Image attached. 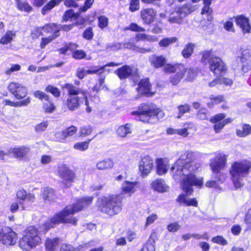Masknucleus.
I'll use <instances>...</instances> for the list:
<instances>
[{
	"label": "nucleus",
	"instance_id": "nucleus-18",
	"mask_svg": "<svg viewBox=\"0 0 251 251\" xmlns=\"http://www.w3.org/2000/svg\"><path fill=\"white\" fill-rule=\"evenodd\" d=\"M140 16L144 24L150 25L154 22L156 12L153 8L143 9L140 11Z\"/></svg>",
	"mask_w": 251,
	"mask_h": 251
},
{
	"label": "nucleus",
	"instance_id": "nucleus-61",
	"mask_svg": "<svg viewBox=\"0 0 251 251\" xmlns=\"http://www.w3.org/2000/svg\"><path fill=\"white\" fill-rule=\"evenodd\" d=\"M77 128L75 126H71L64 130L66 138L72 136L76 133Z\"/></svg>",
	"mask_w": 251,
	"mask_h": 251
},
{
	"label": "nucleus",
	"instance_id": "nucleus-55",
	"mask_svg": "<svg viewBox=\"0 0 251 251\" xmlns=\"http://www.w3.org/2000/svg\"><path fill=\"white\" fill-rule=\"evenodd\" d=\"M122 43L115 42L109 45L107 49L111 51H117L123 49Z\"/></svg>",
	"mask_w": 251,
	"mask_h": 251
},
{
	"label": "nucleus",
	"instance_id": "nucleus-22",
	"mask_svg": "<svg viewBox=\"0 0 251 251\" xmlns=\"http://www.w3.org/2000/svg\"><path fill=\"white\" fill-rule=\"evenodd\" d=\"M138 93L140 95H148L151 93V85L148 78L141 79L137 88Z\"/></svg>",
	"mask_w": 251,
	"mask_h": 251
},
{
	"label": "nucleus",
	"instance_id": "nucleus-62",
	"mask_svg": "<svg viewBox=\"0 0 251 251\" xmlns=\"http://www.w3.org/2000/svg\"><path fill=\"white\" fill-rule=\"evenodd\" d=\"M33 95L35 98H38L41 100H44V101H45L46 100H48V98H49V96L44 92L39 90L35 91L33 93Z\"/></svg>",
	"mask_w": 251,
	"mask_h": 251
},
{
	"label": "nucleus",
	"instance_id": "nucleus-11",
	"mask_svg": "<svg viewBox=\"0 0 251 251\" xmlns=\"http://www.w3.org/2000/svg\"><path fill=\"white\" fill-rule=\"evenodd\" d=\"M17 239V234L11 228L5 226L0 232V240L3 244L11 246L15 244Z\"/></svg>",
	"mask_w": 251,
	"mask_h": 251
},
{
	"label": "nucleus",
	"instance_id": "nucleus-57",
	"mask_svg": "<svg viewBox=\"0 0 251 251\" xmlns=\"http://www.w3.org/2000/svg\"><path fill=\"white\" fill-rule=\"evenodd\" d=\"M21 67L20 65L18 64H12L11 65L10 68H8L6 69L5 71V74L6 75H10L12 73L17 72L20 70Z\"/></svg>",
	"mask_w": 251,
	"mask_h": 251
},
{
	"label": "nucleus",
	"instance_id": "nucleus-9",
	"mask_svg": "<svg viewBox=\"0 0 251 251\" xmlns=\"http://www.w3.org/2000/svg\"><path fill=\"white\" fill-rule=\"evenodd\" d=\"M236 62L239 65L235 70H241L243 74L248 73L251 70V50H244L241 56L236 58Z\"/></svg>",
	"mask_w": 251,
	"mask_h": 251
},
{
	"label": "nucleus",
	"instance_id": "nucleus-64",
	"mask_svg": "<svg viewBox=\"0 0 251 251\" xmlns=\"http://www.w3.org/2000/svg\"><path fill=\"white\" fill-rule=\"evenodd\" d=\"M141 251H155V247L153 243L148 242L143 246Z\"/></svg>",
	"mask_w": 251,
	"mask_h": 251
},
{
	"label": "nucleus",
	"instance_id": "nucleus-40",
	"mask_svg": "<svg viewBox=\"0 0 251 251\" xmlns=\"http://www.w3.org/2000/svg\"><path fill=\"white\" fill-rule=\"evenodd\" d=\"M91 141V139H89L86 141L77 142L74 144L73 148L74 149L81 151H85L88 149Z\"/></svg>",
	"mask_w": 251,
	"mask_h": 251
},
{
	"label": "nucleus",
	"instance_id": "nucleus-48",
	"mask_svg": "<svg viewBox=\"0 0 251 251\" xmlns=\"http://www.w3.org/2000/svg\"><path fill=\"white\" fill-rule=\"evenodd\" d=\"M59 36V34H52L50 36L47 38H42L40 43V47L44 49L46 46L50 43L52 40Z\"/></svg>",
	"mask_w": 251,
	"mask_h": 251
},
{
	"label": "nucleus",
	"instance_id": "nucleus-33",
	"mask_svg": "<svg viewBox=\"0 0 251 251\" xmlns=\"http://www.w3.org/2000/svg\"><path fill=\"white\" fill-rule=\"evenodd\" d=\"M59 238L48 239L45 242V247L47 251H54L58 246Z\"/></svg>",
	"mask_w": 251,
	"mask_h": 251
},
{
	"label": "nucleus",
	"instance_id": "nucleus-54",
	"mask_svg": "<svg viewBox=\"0 0 251 251\" xmlns=\"http://www.w3.org/2000/svg\"><path fill=\"white\" fill-rule=\"evenodd\" d=\"M126 29L134 32H143L145 31V29L144 27L139 26L135 23L130 24Z\"/></svg>",
	"mask_w": 251,
	"mask_h": 251
},
{
	"label": "nucleus",
	"instance_id": "nucleus-21",
	"mask_svg": "<svg viewBox=\"0 0 251 251\" xmlns=\"http://www.w3.org/2000/svg\"><path fill=\"white\" fill-rule=\"evenodd\" d=\"M138 187L137 181H124L121 186L122 191L123 193L131 196L134 193Z\"/></svg>",
	"mask_w": 251,
	"mask_h": 251
},
{
	"label": "nucleus",
	"instance_id": "nucleus-13",
	"mask_svg": "<svg viewBox=\"0 0 251 251\" xmlns=\"http://www.w3.org/2000/svg\"><path fill=\"white\" fill-rule=\"evenodd\" d=\"M209 68L215 75H221L226 70V67L223 61L218 57H213L209 61Z\"/></svg>",
	"mask_w": 251,
	"mask_h": 251
},
{
	"label": "nucleus",
	"instance_id": "nucleus-10",
	"mask_svg": "<svg viewBox=\"0 0 251 251\" xmlns=\"http://www.w3.org/2000/svg\"><path fill=\"white\" fill-rule=\"evenodd\" d=\"M58 174L61 182L66 188L70 187L75 178L74 172L66 165H60L58 167Z\"/></svg>",
	"mask_w": 251,
	"mask_h": 251
},
{
	"label": "nucleus",
	"instance_id": "nucleus-34",
	"mask_svg": "<svg viewBox=\"0 0 251 251\" xmlns=\"http://www.w3.org/2000/svg\"><path fill=\"white\" fill-rule=\"evenodd\" d=\"M130 133H131V125L129 124L119 126L117 130V133L121 137H125Z\"/></svg>",
	"mask_w": 251,
	"mask_h": 251
},
{
	"label": "nucleus",
	"instance_id": "nucleus-39",
	"mask_svg": "<svg viewBox=\"0 0 251 251\" xmlns=\"http://www.w3.org/2000/svg\"><path fill=\"white\" fill-rule=\"evenodd\" d=\"M209 99L211 101L207 103L209 108L212 107L215 104H219L225 100L224 97L223 95L215 96L212 95L210 96Z\"/></svg>",
	"mask_w": 251,
	"mask_h": 251
},
{
	"label": "nucleus",
	"instance_id": "nucleus-25",
	"mask_svg": "<svg viewBox=\"0 0 251 251\" xmlns=\"http://www.w3.org/2000/svg\"><path fill=\"white\" fill-rule=\"evenodd\" d=\"M90 246V242L82 244L78 247L74 248L71 245L63 244L60 248V251H82Z\"/></svg>",
	"mask_w": 251,
	"mask_h": 251
},
{
	"label": "nucleus",
	"instance_id": "nucleus-35",
	"mask_svg": "<svg viewBox=\"0 0 251 251\" xmlns=\"http://www.w3.org/2000/svg\"><path fill=\"white\" fill-rule=\"evenodd\" d=\"M15 36V32L8 30L5 35L0 39V44L6 45L10 43Z\"/></svg>",
	"mask_w": 251,
	"mask_h": 251
},
{
	"label": "nucleus",
	"instance_id": "nucleus-53",
	"mask_svg": "<svg viewBox=\"0 0 251 251\" xmlns=\"http://www.w3.org/2000/svg\"><path fill=\"white\" fill-rule=\"evenodd\" d=\"M214 177L216 179L211 180L206 182L205 184V186L206 187L218 188L219 187V183L223 182L219 181L218 176L216 177V174H215Z\"/></svg>",
	"mask_w": 251,
	"mask_h": 251
},
{
	"label": "nucleus",
	"instance_id": "nucleus-60",
	"mask_svg": "<svg viewBox=\"0 0 251 251\" xmlns=\"http://www.w3.org/2000/svg\"><path fill=\"white\" fill-rule=\"evenodd\" d=\"M99 27L103 29L106 27L108 24V19L107 17L104 16H101L99 18Z\"/></svg>",
	"mask_w": 251,
	"mask_h": 251
},
{
	"label": "nucleus",
	"instance_id": "nucleus-56",
	"mask_svg": "<svg viewBox=\"0 0 251 251\" xmlns=\"http://www.w3.org/2000/svg\"><path fill=\"white\" fill-rule=\"evenodd\" d=\"M78 17V14H75L74 13V11L72 9H70L67 11H66L63 17V19L64 21H68L71 18L74 17L75 18H76Z\"/></svg>",
	"mask_w": 251,
	"mask_h": 251
},
{
	"label": "nucleus",
	"instance_id": "nucleus-31",
	"mask_svg": "<svg viewBox=\"0 0 251 251\" xmlns=\"http://www.w3.org/2000/svg\"><path fill=\"white\" fill-rule=\"evenodd\" d=\"M113 161L110 159L100 161L96 164V168L99 170H104L112 169L114 166Z\"/></svg>",
	"mask_w": 251,
	"mask_h": 251
},
{
	"label": "nucleus",
	"instance_id": "nucleus-28",
	"mask_svg": "<svg viewBox=\"0 0 251 251\" xmlns=\"http://www.w3.org/2000/svg\"><path fill=\"white\" fill-rule=\"evenodd\" d=\"M153 189L159 192H167L169 190L168 186L166 184L164 180L158 179L155 180L152 183Z\"/></svg>",
	"mask_w": 251,
	"mask_h": 251
},
{
	"label": "nucleus",
	"instance_id": "nucleus-51",
	"mask_svg": "<svg viewBox=\"0 0 251 251\" xmlns=\"http://www.w3.org/2000/svg\"><path fill=\"white\" fill-rule=\"evenodd\" d=\"M201 61L205 64H207L208 62L209 63L211 58L214 57L212 55L211 51H204L201 53Z\"/></svg>",
	"mask_w": 251,
	"mask_h": 251
},
{
	"label": "nucleus",
	"instance_id": "nucleus-20",
	"mask_svg": "<svg viewBox=\"0 0 251 251\" xmlns=\"http://www.w3.org/2000/svg\"><path fill=\"white\" fill-rule=\"evenodd\" d=\"M226 115L225 114L220 113L214 116L210 119V122L214 124L213 128L216 133H219L225 126L222 122V120L224 119Z\"/></svg>",
	"mask_w": 251,
	"mask_h": 251
},
{
	"label": "nucleus",
	"instance_id": "nucleus-4",
	"mask_svg": "<svg viewBox=\"0 0 251 251\" xmlns=\"http://www.w3.org/2000/svg\"><path fill=\"white\" fill-rule=\"evenodd\" d=\"M122 199L118 195L102 196L97 201L99 209L110 216L119 213L122 210Z\"/></svg>",
	"mask_w": 251,
	"mask_h": 251
},
{
	"label": "nucleus",
	"instance_id": "nucleus-49",
	"mask_svg": "<svg viewBox=\"0 0 251 251\" xmlns=\"http://www.w3.org/2000/svg\"><path fill=\"white\" fill-rule=\"evenodd\" d=\"M177 108L178 109V114L176 118L180 119L183 114L190 111V106L189 105L185 104L178 106Z\"/></svg>",
	"mask_w": 251,
	"mask_h": 251
},
{
	"label": "nucleus",
	"instance_id": "nucleus-45",
	"mask_svg": "<svg viewBox=\"0 0 251 251\" xmlns=\"http://www.w3.org/2000/svg\"><path fill=\"white\" fill-rule=\"evenodd\" d=\"M180 66H183L180 64H167L164 67V70L166 73L177 72L179 71Z\"/></svg>",
	"mask_w": 251,
	"mask_h": 251
},
{
	"label": "nucleus",
	"instance_id": "nucleus-50",
	"mask_svg": "<svg viewBox=\"0 0 251 251\" xmlns=\"http://www.w3.org/2000/svg\"><path fill=\"white\" fill-rule=\"evenodd\" d=\"M209 115L207 109L205 108H201L198 111L197 114V118L200 120H208Z\"/></svg>",
	"mask_w": 251,
	"mask_h": 251
},
{
	"label": "nucleus",
	"instance_id": "nucleus-47",
	"mask_svg": "<svg viewBox=\"0 0 251 251\" xmlns=\"http://www.w3.org/2000/svg\"><path fill=\"white\" fill-rule=\"evenodd\" d=\"M18 8L21 11L29 12L32 10V7L25 2H22L20 0H15Z\"/></svg>",
	"mask_w": 251,
	"mask_h": 251
},
{
	"label": "nucleus",
	"instance_id": "nucleus-43",
	"mask_svg": "<svg viewBox=\"0 0 251 251\" xmlns=\"http://www.w3.org/2000/svg\"><path fill=\"white\" fill-rule=\"evenodd\" d=\"M177 41V38L175 37L170 38H165L160 40L159 42V45L161 47H168L170 45L176 43Z\"/></svg>",
	"mask_w": 251,
	"mask_h": 251
},
{
	"label": "nucleus",
	"instance_id": "nucleus-1",
	"mask_svg": "<svg viewBox=\"0 0 251 251\" xmlns=\"http://www.w3.org/2000/svg\"><path fill=\"white\" fill-rule=\"evenodd\" d=\"M195 153L190 151H185L171 167L173 177L176 180H181L183 191L189 196L193 192V186L201 187L202 178H197L195 172L200 167L199 163L195 161Z\"/></svg>",
	"mask_w": 251,
	"mask_h": 251
},
{
	"label": "nucleus",
	"instance_id": "nucleus-46",
	"mask_svg": "<svg viewBox=\"0 0 251 251\" xmlns=\"http://www.w3.org/2000/svg\"><path fill=\"white\" fill-rule=\"evenodd\" d=\"M193 126L192 123H187L183 125V128L178 129L177 134L181 135L183 137H186L188 135L189 132L188 129Z\"/></svg>",
	"mask_w": 251,
	"mask_h": 251
},
{
	"label": "nucleus",
	"instance_id": "nucleus-32",
	"mask_svg": "<svg viewBox=\"0 0 251 251\" xmlns=\"http://www.w3.org/2000/svg\"><path fill=\"white\" fill-rule=\"evenodd\" d=\"M197 8V5H193L191 4H186L184 6L177 7L176 9L180 12L183 18L187 15L190 14Z\"/></svg>",
	"mask_w": 251,
	"mask_h": 251
},
{
	"label": "nucleus",
	"instance_id": "nucleus-23",
	"mask_svg": "<svg viewBox=\"0 0 251 251\" xmlns=\"http://www.w3.org/2000/svg\"><path fill=\"white\" fill-rule=\"evenodd\" d=\"M149 60L151 65L155 68L162 67L167 62V59L163 55H152Z\"/></svg>",
	"mask_w": 251,
	"mask_h": 251
},
{
	"label": "nucleus",
	"instance_id": "nucleus-59",
	"mask_svg": "<svg viewBox=\"0 0 251 251\" xmlns=\"http://www.w3.org/2000/svg\"><path fill=\"white\" fill-rule=\"evenodd\" d=\"M139 0H131L129 9L131 12H135L139 9Z\"/></svg>",
	"mask_w": 251,
	"mask_h": 251
},
{
	"label": "nucleus",
	"instance_id": "nucleus-12",
	"mask_svg": "<svg viewBox=\"0 0 251 251\" xmlns=\"http://www.w3.org/2000/svg\"><path fill=\"white\" fill-rule=\"evenodd\" d=\"M8 90L17 100H21L25 98L28 93L26 87L14 82H11L8 85Z\"/></svg>",
	"mask_w": 251,
	"mask_h": 251
},
{
	"label": "nucleus",
	"instance_id": "nucleus-36",
	"mask_svg": "<svg viewBox=\"0 0 251 251\" xmlns=\"http://www.w3.org/2000/svg\"><path fill=\"white\" fill-rule=\"evenodd\" d=\"M183 17L180 15V12L176 9V12L171 14L170 16L168 21L172 24H180Z\"/></svg>",
	"mask_w": 251,
	"mask_h": 251
},
{
	"label": "nucleus",
	"instance_id": "nucleus-7",
	"mask_svg": "<svg viewBox=\"0 0 251 251\" xmlns=\"http://www.w3.org/2000/svg\"><path fill=\"white\" fill-rule=\"evenodd\" d=\"M41 238L39 235L38 229L33 226L28 227L25 235L19 240V245L23 250L29 251L41 243Z\"/></svg>",
	"mask_w": 251,
	"mask_h": 251
},
{
	"label": "nucleus",
	"instance_id": "nucleus-42",
	"mask_svg": "<svg viewBox=\"0 0 251 251\" xmlns=\"http://www.w3.org/2000/svg\"><path fill=\"white\" fill-rule=\"evenodd\" d=\"M43 107L46 113H52L55 109L53 103L50 100L49 98L44 101Z\"/></svg>",
	"mask_w": 251,
	"mask_h": 251
},
{
	"label": "nucleus",
	"instance_id": "nucleus-58",
	"mask_svg": "<svg viewBox=\"0 0 251 251\" xmlns=\"http://www.w3.org/2000/svg\"><path fill=\"white\" fill-rule=\"evenodd\" d=\"M45 90L46 92L51 93L55 97H58L60 96L59 90L51 85L47 86Z\"/></svg>",
	"mask_w": 251,
	"mask_h": 251
},
{
	"label": "nucleus",
	"instance_id": "nucleus-29",
	"mask_svg": "<svg viewBox=\"0 0 251 251\" xmlns=\"http://www.w3.org/2000/svg\"><path fill=\"white\" fill-rule=\"evenodd\" d=\"M42 198L46 202L53 201L56 198L54 190L49 187L44 188L42 192Z\"/></svg>",
	"mask_w": 251,
	"mask_h": 251
},
{
	"label": "nucleus",
	"instance_id": "nucleus-52",
	"mask_svg": "<svg viewBox=\"0 0 251 251\" xmlns=\"http://www.w3.org/2000/svg\"><path fill=\"white\" fill-rule=\"evenodd\" d=\"M204 6L201 11V14L210 15L212 12V9L210 7L211 2L210 0H204L203 1Z\"/></svg>",
	"mask_w": 251,
	"mask_h": 251
},
{
	"label": "nucleus",
	"instance_id": "nucleus-15",
	"mask_svg": "<svg viewBox=\"0 0 251 251\" xmlns=\"http://www.w3.org/2000/svg\"><path fill=\"white\" fill-rule=\"evenodd\" d=\"M30 151V148L27 146H17L10 149L7 154H12L14 158L22 160L29 154Z\"/></svg>",
	"mask_w": 251,
	"mask_h": 251
},
{
	"label": "nucleus",
	"instance_id": "nucleus-14",
	"mask_svg": "<svg viewBox=\"0 0 251 251\" xmlns=\"http://www.w3.org/2000/svg\"><path fill=\"white\" fill-rule=\"evenodd\" d=\"M153 160L149 156L141 158L139 162V170L143 176H147L153 168Z\"/></svg>",
	"mask_w": 251,
	"mask_h": 251
},
{
	"label": "nucleus",
	"instance_id": "nucleus-37",
	"mask_svg": "<svg viewBox=\"0 0 251 251\" xmlns=\"http://www.w3.org/2000/svg\"><path fill=\"white\" fill-rule=\"evenodd\" d=\"M43 29L47 33H52V34H59L60 28L55 24H50L45 25Z\"/></svg>",
	"mask_w": 251,
	"mask_h": 251
},
{
	"label": "nucleus",
	"instance_id": "nucleus-41",
	"mask_svg": "<svg viewBox=\"0 0 251 251\" xmlns=\"http://www.w3.org/2000/svg\"><path fill=\"white\" fill-rule=\"evenodd\" d=\"M236 134L239 137H245L251 134V126L249 125H244L241 129L237 130Z\"/></svg>",
	"mask_w": 251,
	"mask_h": 251
},
{
	"label": "nucleus",
	"instance_id": "nucleus-27",
	"mask_svg": "<svg viewBox=\"0 0 251 251\" xmlns=\"http://www.w3.org/2000/svg\"><path fill=\"white\" fill-rule=\"evenodd\" d=\"M16 196L18 199L27 201L29 202H33L35 200V196L33 194L27 193L24 189L18 190Z\"/></svg>",
	"mask_w": 251,
	"mask_h": 251
},
{
	"label": "nucleus",
	"instance_id": "nucleus-44",
	"mask_svg": "<svg viewBox=\"0 0 251 251\" xmlns=\"http://www.w3.org/2000/svg\"><path fill=\"white\" fill-rule=\"evenodd\" d=\"M78 48V45L75 43H69L67 44L63 48L59 50V52L61 54H66L68 51H73Z\"/></svg>",
	"mask_w": 251,
	"mask_h": 251
},
{
	"label": "nucleus",
	"instance_id": "nucleus-5",
	"mask_svg": "<svg viewBox=\"0 0 251 251\" xmlns=\"http://www.w3.org/2000/svg\"><path fill=\"white\" fill-rule=\"evenodd\" d=\"M251 168V163L247 160L237 161L232 164L230 174L236 189L243 185V178L248 175Z\"/></svg>",
	"mask_w": 251,
	"mask_h": 251
},
{
	"label": "nucleus",
	"instance_id": "nucleus-2",
	"mask_svg": "<svg viewBox=\"0 0 251 251\" xmlns=\"http://www.w3.org/2000/svg\"><path fill=\"white\" fill-rule=\"evenodd\" d=\"M93 197H85L77 200L76 203L73 205L67 206L63 210L56 213L50 220L44 225L45 232L53 227V225L60 223H69L75 225L77 219L73 215L92 203Z\"/></svg>",
	"mask_w": 251,
	"mask_h": 251
},
{
	"label": "nucleus",
	"instance_id": "nucleus-24",
	"mask_svg": "<svg viewBox=\"0 0 251 251\" xmlns=\"http://www.w3.org/2000/svg\"><path fill=\"white\" fill-rule=\"evenodd\" d=\"M30 98L27 97L23 100L16 102L11 101L10 100H4L2 101V104L4 105H8L12 107H18L27 106L30 103Z\"/></svg>",
	"mask_w": 251,
	"mask_h": 251
},
{
	"label": "nucleus",
	"instance_id": "nucleus-30",
	"mask_svg": "<svg viewBox=\"0 0 251 251\" xmlns=\"http://www.w3.org/2000/svg\"><path fill=\"white\" fill-rule=\"evenodd\" d=\"M156 163L157 174L159 175L166 174L168 170V161L166 160L160 158L157 160Z\"/></svg>",
	"mask_w": 251,
	"mask_h": 251
},
{
	"label": "nucleus",
	"instance_id": "nucleus-16",
	"mask_svg": "<svg viewBox=\"0 0 251 251\" xmlns=\"http://www.w3.org/2000/svg\"><path fill=\"white\" fill-rule=\"evenodd\" d=\"M103 69V67L99 68V66H90L89 70H85L83 68H79L76 70V75L81 79L88 75H101L102 74Z\"/></svg>",
	"mask_w": 251,
	"mask_h": 251
},
{
	"label": "nucleus",
	"instance_id": "nucleus-6",
	"mask_svg": "<svg viewBox=\"0 0 251 251\" xmlns=\"http://www.w3.org/2000/svg\"><path fill=\"white\" fill-rule=\"evenodd\" d=\"M132 115L138 116V120L144 123L151 122V119L159 120L164 116V113L156 109L152 104L143 103L139 106L138 110L131 112Z\"/></svg>",
	"mask_w": 251,
	"mask_h": 251
},
{
	"label": "nucleus",
	"instance_id": "nucleus-26",
	"mask_svg": "<svg viewBox=\"0 0 251 251\" xmlns=\"http://www.w3.org/2000/svg\"><path fill=\"white\" fill-rule=\"evenodd\" d=\"M186 71V69L184 66H180L179 71H177L176 74L172 75L170 78V82L174 85H177L184 77Z\"/></svg>",
	"mask_w": 251,
	"mask_h": 251
},
{
	"label": "nucleus",
	"instance_id": "nucleus-63",
	"mask_svg": "<svg viewBox=\"0 0 251 251\" xmlns=\"http://www.w3.org/2000/svg\"><path fill=\"white\" fill-rule=\"evenodd\" d=\"M72 55L73 57L76 59H81L86 56L85 52L82 50L74 51Z\"/></svg>",
	"mask_w": 251,
	"mask_h": 251
},
{
	"label": "nucleus",
	"instance_id": "nucleus-17",
	"mask_svg": "<svg viewBox=\"0 0 251 251\" xmlns=\"http://www.w3.org/2000/svg\"><path fill=\"white\" fill-rule=\"evenodd\" d=\"M236 25L240 27L244 34L251 32V25L249 19L243 15L234 17Z\"/></svg>",
	"mask_w": 251,
	"mask_h": 251
},
{
	"label": "nucleus",
	"instance_id": "nucleus-38",
	"mask_svg": "<svg viewBox=\"0 0 251 251\" xmlns=\"http://www.w3.org/2000/svg\"><path fill=\"white\" fill-rule=\"evenodd\" d=\"M195 47V45L193 43H190L186 44L182 51V56L185 58L190 57L193 53Z\"/></svg>",
	"mask_w": 251,
	"mask_h": 251
},
{
	"label": "nucleus",
	"instance_id": "nucleus-8",
	"mask_svg": "<svg viewBox=\"0 0 251 251\" xmlns=\"http://www.w3.org/2000/svg\"><path fill=\"white\" fill-rule=\"evenodd\" d=\"M227 156L223 153H217L215 156L210 160V166L214 174L218 176L219 181H224L225 179V175L220 173L226 165Z\"/></svg>",
	"mask_w": 251,
	"mask_h": 251
},
{
	"label": "nucleus",
	"instance_id": "nucleus-3",
	"mask_svg": "<svg viewBox=\"0 0 251 251\" xmlns=\"http://www.w3.org/2000/svg\"><path fill=\"white\" fill-rule=\"evenodd\" d=\"M63 87L67 90L68 97L66 105L70 110L74 111L78 109L81 104L84 102L86 111L88 113L91 111L87 98V90L70 83H65Z\"/></svg>",
	"mask_w": 251,
	"mask_h": 251
},
{
	"label": "nucleus",
	"instance_id": "nucleus-19",
	"mask_svg": "<svg viewBox=\"0 0 251 251\" xmlns=\"http://www.w3.org/2000/svg\"><path fill=\"white\" fill-rule=\"evenodd\" d=\"M137 69L127 65H125L115 71L121 79L126 78L131 75L137 74Z\"/></svg>",
	"mask_w": 251,
	"mask_h": 251
}]
</instances>
